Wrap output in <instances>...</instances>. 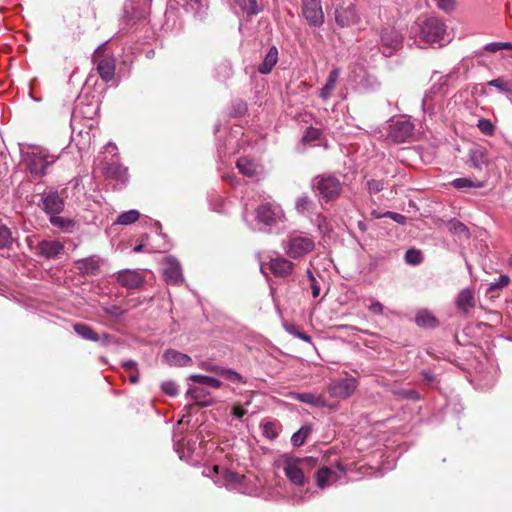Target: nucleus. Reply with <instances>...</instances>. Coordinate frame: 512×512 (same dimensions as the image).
<instances>
[{
    "label": "nucleus",
    "instance_id": "f257e3e1",
    "mask_svg": "<svg viewBox=\"0 0 512 512\" xmlns=\"http://www.w3.org/2000/svg\"><path fill=\"white\" fill-rule=\"evenodd\" d=\"M312 188L326 203L336 201L343 191L341 181L336 176L328 173L314 177Z\"/></svg>",
    "mask_w": 512,
    "mask_h": 512
},
{
    "label": "nucleus",
    "instance_id": "f03ea898",
    "mask_svg": "<svg viewBox=\"0 0 512 512\" xmlns=\"http://www.w3.org/2000/svg\"><path fill=\"white\" fill-rule=\"evenodd\" d=\"M92 62L96 65V70L99 77L106 83L113 80L116 71V58L107 54L104 50V45L96 48L92 55Z\"/></svg>",
    "mask_w": 512,
    "mask_h": 512
},
{
    "label": "nucleus",
    "instance_id": "7ed1b4c3",
    "mask_svg": "<svg viewBox=\"0 0 512 512\" xmlns=\"http://www.w3.org/2000/svg\"><path fill=\"white\" fill-rule=\"evenodd\" d=\"M50 156L43 150L34 149L31 152H25L22 156V163L25 169L34 176H43L46 169L55 162V159H49Z\"/></svg>",
    "mask_w": 512,
    "mask_h": 512
},
{
    "label": "nucleus",
    "instance_id": "20e7f679",
    "mask_svg": "<svg viewBox=\"0 0 512 512\" xmlns=\"http://www.w3.org/2000/svg\"><path fill=\"white\" fill-rule=\"evenodd\" d=\"M317 465V459L314 457H305L289 461L284 466V472L287 478L295 485H303L305 482L304 470L312 469Z\"/></svg>",
    "mask_w": 512,
    "mask_h": 512
},
{
    "label": "nucleus",
    "instance_id": "39448f33",
    "mask_svg": "<svg viewBox=\"0 0 512 512\" xmlns=\"http://www.w3.org/2000/svg\"><path fill=\"white\" fill-rule=\"evenodd\" d=\"M446 27L439 19L430 17L420 26V38L425 43H437L444 38Z\"/></svg>",
    "mask_w": 512,
    "mask_h": 512
},
{
    "label": "nucleus",
    "instance_id": "423d86ee",
    "mask_svg": "<svg viewBox=\"0 0 512 512\" xmlns=\"http://www.w3.org/2000/svg\"><path fill=\"white\" fill-rule=\"evenodd\" d=\"M284 217L280 205L275 203H262L255 209V218L258 223L266 226L275 225Z\"/></svg>",
    "mask_w": 512,
    "mask_h": 512
},
{
    "label": "nucleus",
    "instance_id": "0eeeda50",
    "mask_svg": "<svg viewBox=\"0 0 512 512\" xmlns=\"http://www.w3.org/2000/svg\"><path fill=\"white\" fill-rule=\"evenodd\" d=\"M380 42L382 52L389 57L402 47L403 36L393 27H385L381 31Z\"/></svg>",
    "mask_w": 512,
    "mask_h": 512
},
{
    "label": "nucleus",
    "instance_id": "6e6552de",
    "mask_svg": "<svg viewBox=\"0 0 512 512\" xmlns=\"http://www.w3.org/2000/svg\"><path fill=\"white\" fill-rule=\"evenodd\" d=\"M314 247V240L308 236H291L287 242L286 253L291 258L297 259L310 253Z\"/></svg>",
    "mask_w": 512,
    "mask_h": 512
},
{
    "label": "nucleus",
    "instance_id": "1a4fd4ad",
    "mask_svg": "<svg viewBox=\"0 0 512 512\" xmlns=\"http://www.w3.org/2000/svg\"><path fill=\"white\" fill-rule=\"evenodd\" d=\"M358 387L355 378H344L331 381L327 386V392L333 398L347 399L352 396Z\"/></svg>",
    "mask_w": 512,
    "mask_h": 512
},
{
    "label": "nucleus",
    "instance_id": "9d476101",
    "mask_svg": "<svg viewBox=\"0 0 512 512\" xmlns=\"http://www.w3.org/2000/svg\"><path fill=\"white\" fill-rule=\"evenodd\" d=\"M302 15L310 26L320 27L324 23L321 0H302Z\"/></svg>",
    "mask_w": 512,
    "mask_h": 512
},
{
    "label": "nucleus",
    "instance_id": "9b49d317",
    "mask_svg": "<svg viewBox=\"0 0 512 512\" xmlns=\"http://www.w3.org/2000/svg\"><path fill=\"white\" fill-rule=\"evenodd\" d=\"M335 21L338 26L345 28L359 22V16L353 3H343L335 9Z\"/></svg>",
    "mask_w": 512,
    "mask_h": 512
},
{
    "label": "nucleus",
    "instance_id": "f8f14e48",
    "mask_svg": "<svg viewBox=\"0 0 512 512\" xmlns=\"http://www.w3.org/2000/svg\"><path fill=\"white\" fill-rule=\"evenodd\" d=\"M117 283L126 289H137L145 282V277L137 270L123 269L115 275Z\"/></svg>",
    "mask_w": 512,
    "mask_h": 512
},
{
    "label": "nucleus",
    "instance_id": "ddd939ff",
    "mask_svg": "<svg viewBox=\"0 0 512 512\" xmlns=\"http://www.w3.org/2000/svg\"><path fill=\"white\" fill-rule=\"evenodd\" d=\"M73 329L83 339L93 342L101 341L103 345H108L113 339V337L107 333L99 335L91 326L84 323L74 324Z\"/></svg>",
    "mask_w": 512,
    "mask_h": 512
},
{
    "label": "nucleus",
    "instance_id": "4468645a",
    "mask_svg": "<svg viewBox=\"0 0 512 512\" xmlns=\"http://www.w3.org/2000/svg\"><path fill=\"white\" fill-rule=\"evenodd\" d=\"M163 275L169 284H178L182 282V270L180 263L171 257H167L163 262Z\"/></svg>",
    "mask_w": 512,
    "mask_h": 512
},
{
    "label": "nucleus",
    "instance_id": "2eb2a0df",
    "mask_svg": "<svg viewBox=\"0 0 512 512\" xmlns=\"http://www.w3.org/2000/svg\"><path fill=\"white\" fill-rule=\"evenodd\" d=\"M43 210L50 215L60 214L64 209V200L57 191H50L42 196Z\"/></svg>",
    "mask_w": 512,
    "mask_h": 512
},
{
    "label": "nucleus",
    "instance_id": "dca6fc26",
    "mask_svg": "<svg viewBox=\"0 0 512 512\" xmlns=\"http://www.w3.org/2000/svg\"><path fill=\"white\" fill-rule=\"evenodd\" d=\"M469 158V166L477 171L478 176L482 177L483 173H488L487 171V156L483 149L476 148L470 151Z\"/></svg>",
    "mask_w": 512,
    "mask_h": 512
},
{
    "label": "nucleus",
    "instance_id": "f3484780",
    "mask_svg": "<svg viewBox=\"0 0 512 512\" xmlns=\"http://www.w3.org/2000/svg\"><path fill=\"white\" fill-rule=\"evenodd\" d=\"M456 306L465 315H468L470 310L476 306L475 294L471 289L461 290L456 298Z\"/></svg>",
    "mask_w": 512,
    "mask_h": 512
},
{
    "label": "nucleus",
    "instance_id": "a211bd4d",
    "mask_svg": "<svg viewBox=\"0 0 512 512\" xmlns=\"http://www.w3.org/2000/svg\"><path fill=\"white\" fill-rule=\"evenodd\" d=\"M294 264L282 257L271 259L269 270L276 277H286L292 273Z\"/></svg>",
    "mask_w": 512,
    "mask_h": 512
},
{
    "label": "nucleus",
    "instance_id": "6ab92c4d",
    "mask_svg": "<svg viewBox=\"0 0 512 512\" xmlns=\"http://www.w3.org/2000/svg\"><path fill=\"white\" fill-rule=\"evenodd\" d=\"M101 260L97 256H90L76 261V268L84 275H96L99 271Z\"/></svg>",
    "mask_w": 512,
    "mask_h": 512
},
{
    "label": "nucleus",
    "instance_id": "aec40b11",
    "mask_svg": "<svg viewBox=\"0 0 512 512\" xmlns=\"http://www.w3.org/2000/svg\"><path fill=\"white\" fill-rule=\"evenodd\" d=\"M63 245L56 240L41 241L38 243L37 250L41 256L46 258H55L63 251Z\"/></svg>",
    "mask_w": 512,
    "mask_h": 512
},
{
    "label": "nucleus",
    "instance_id": "412c9836",
    "mask_svg": "<svg viewBox=\"0 0 512 512\" xmlns=\"http://www.w3.org/2000/svg\"><path fill=\"white\" fill-rule=\"evenodd\" d=\"M163 358L169 365L174 366L185 367L192 363L190 356L173 349H168L165 351Z\"/></svg>",
    "mask_w": 512,
    "mask_h": 512
},
{
    "label": "nucleus",
    "instance_id": "4be33fe9",
    "mask_svg": "<svg viewBox=\"0 0 512 512\" xmlns=\"http://www.w3.org/2000/svg\"><path fill=\"white\" fill-rule=\"evenodd\" d=\"M488 176L489 173H483L482 177L474 176L473 179L466 177L457 178L452 182V185L457 189L468 187L482 188L485 186Z\"/></svg>",
    "mask_w": 512,
    "mask_h": 512
},
{
    "label": "nucleus",
    "instance_id": "5701e85b",
    "mask_svg": "<svg viewBox=\"0 0 512 512\" xmlns=\"http://www.w3.org/2000/svg\"><path fill=\"white\" fill-rule=\"evenodd\" d=\"M278 49L275 46L270 47L264 60L258 66V72L267 75L269 74L278 62Z\"/></svg>",
    "mask_w": 512,
    "mask_h": 512
},
{
    "label": "nucleus",
    "instance_id": "b1692460",
    "mask_svg": "<svg viewBox=\"0 0 512 512\" xmlns=\"http://www.w3.org/2000/svg\"><path fill=\"white\" fill-rule=\"evenodd\" d=\"M413 126L408 121L397 122L392 129V138L396 142H404L412 134Z\"/></svg>",
    "mask_w": 512,
    "mask_h": 512
},
{
    "label": "nucleus",
    "instance_id": "393cba45",
    "mask_svg": "<svg viewBox=\"0 0 512 512\" xmlns=\"http://www.w3.org/2000/svg\"><path fill=\"white\" fill-rule=\"evenodd\" d=\"M339 75H340V70L338 68L333 69L329 73L328 78L326 80V83L323 86V88L321 89L320 94H319V96L323 100L329 99L330 96L332 95V92L336 88V84H337V80L339 78Z\"/></svg>",
    "mask_w": 512,
    "mask_h": 512
},
{
    "label": "nucleus",
    "instance_id": "a878e982",
    "mask_svg": "<svg viewBox=\"0 0 512 512\" xmlns=\"http://www.w3.org/2000/svg\"><path fill=\"white\" fill-rule=\"evenodd\" d=\"M415 322L419 327L423 328H435L439 325L436 317L426 309L417 312Z\"/></svg>",
    "mask_w": 512,
    "mask_h": 512
},
{
    "label": "nucleus",
    "instance_id": "bb28decb",
    "mask_svg": "<svg viewBox=\"0 0 512 512\" xmlns=\"http://www.w3.org/2000/svg\"><path fill=\"white\" fill-rule=\"evenodd\" d=\"M297 399L306 404H311L316 407H328V401L322 394L316 395L313 393H299Z\"/></svg>",
    "mask_w": 512,
    "mask_h": 512
},
{
    "label": "nucleus",
    "instance_id": "cd10ccee",
    "mask_svg": "<svg viewBox=\"0 0 512 512\" xmlns=\"http://www.w3.org/2000/svg\"><path fill=\"white\" fill-rule=\"evenodd\" d=\"M239 172L247 177H253L257 172V165L247 157H241L236 163Z\"/></svg>",
    "mask_w": 512,
    "mask_h": 512
},
{
    "label": "nucleus",
    "instance_id": "c85d7f7f",
    "mask_svg": "<svg viewBox=\"0 0 512 512\" xmlns=\"http://www.w3.org/2000/svg\"><path fill=\"white\" fill-rule=\"evenodd\" d=\"M50 222L53 226L58 227L66 232H71L76 225L74 220L59 216V214L52 215L50 217Z\"/></svg>",
    "mask_w": 512,
    "mask_h": 512
},
{
    "label": "nucleus",
    "instance_id": "c756f323",
    "mask_svg": "<svg viewBox=\"0 0 512 512\" xmlns=\"http://www.w3.org/2000/svg\"><path fill=\"white\" fill-rule=\"evenodd\" d=\"M332 478H335V472L328 467H322L316 473V483L320 488L329 485Z\"/></svg>",
    "mask_w": 512,
    "mask_h": 512
},
{
    "label": "nucleus",
    "instance_id": "7c9ffc66",
    "mask_svg": "<svg viewBox=\"0 0 512 512\" xmlns=\"http://www.w3.org/2000/svg\"><path fill=\"white\" fill-rule=\"evenodd\" d=\"M189 380H191L194 383H202L207 386H210L212 388L218 389L221 387L222 383L212 377L200 375V374H193L189 377Z\"/></svg>",
    "mask_w": 512,
    "mask_h": 512
},
{
    "label": "nucleus",
    "instance_id": "2f4dec72",
    "mask_svg": "<svg viewBox=\"0 0 512 512\" xmlns=\"http://www.w3.org/2000/svg\"><path fill=\"white\" fill-rule=\"evenodd\" d=\"M187 394L194 399L202 407L208 406L210 403L205 401L204 398L208 395L207 391L200 387H192L188 390Z\"/></svg>",
    "mask_w": 512,
    "mask_h": 512
},
{
    "label": "nucleus",
    "instance_id": "473e14b6",
    "mask_svg": "<svg viewBox=\"0 0 512 512\" xmlns=\"http://www.w3.org/2000/svg\"><path fill=\"white\" fill-rule=\"evenodd\" d=\"M312 429L310 426H302L297 432L291 437V442L294 446L299 447L304 444L306 438L311 433Z\"/></svg>",
    "mask_w": 512,
    "mask_h": 512
},
{
    "label": "nucleus",
    "instance_id": "72a5a7b5",
    "mask_svg": "<svg viewBox=\"0 0 512 512\" xmlns=\"http://www.w3.org/2000/svg\"><path fill=\"white\" fill-rule=\"evenodd\" d=\"M392 393L397 399H410L414 401L420 400V394L414 389H394Z\"/></svg>",
    "mask_w": 512,
    "mask_h": 512
},
{
    "label": "nucleus",
    "instance_id": "f704fd0d",
    "mask_svg": "<svg viewBox=\"0 0 512 512\" xmlns=\"http://www.w3.org/2000/svg\"><path fill=\"white\" fill-rule=\"evenodd\" d=\"M139 217L140 213L137 210H129L119 215L117 223L121 225H129L135 223Z\"/></svg>",
    "mask_w": 512,
    "mask_h": 512
},
{
    "label": "nucleus",
    "instance_id": "c9c22d12",
    "mask_svg": "<svg viewBox=\"0 0 512 512\" xmlns=\"http://www.w3.org/2000/svg\"><path fill=\"white\" fill-rule=\"evenodd\" d=\"M13 243V237L10 229L5 225H0V249L9 248Z\"/></svg>",
    "mask_w": 512,
    "mask_h": 512
},
{
    "label": "nucleus",
    "instance_id": "e433bc0d",
    "mask_svg": "<svg viewBox=\"0 0 512 512\" xmlns=\"http://www.w3.org/2000/svg\"><path fill=\"white\" fill-rule=\"evenodd\" d=\"M487 85L493 86L504 93H511L512 91V82L506 81L502 77H498L496 79L490 80Z\"/></svg>",
    "mask_w": 512,
    "mask_h": 512
},
{
    "label": "nucleus",
    "instance_id": "4c0bfd02",
    "mask_svg": "<svg viewBox=\"0 0 512 512\" xmlns=\"http://www.w3.org/2000/svg\"><path fill=\"white\" fill-rule=\"evenodd\" d=\"M422 260H423L422 253L415 248H411V249L407 250L405 253V261L408 264L418 265L422 262Z\"/></svg>",
    "mask_w": 512,
    "mask_h": 512
},
{
    "label": "nucleus",
    "instance_id": "58836bf2",
    "mask_svg": "<svg viewBox=\"0 0 512 512\" xmlns=\"http://www.w3.org/2000/svg\"><path fill=\"white\" fill-rule=\"evenodd\" d=\"M510 283V277L508 275H501L499 280L495 283H491L487 289V293H493L497 290H501L507 287Z\"/></svg>",
    "mask_w": 512,
    "mask_h": 512
},
{
    "label": "nucleus",
    "instance_id": "ea45409f",
    "mask_svg": "<svg viewBox=\"0 0 512 512\" xmlns=\"http://www.w3.org/2000/svg\"><path fill=\"white\" fill-rule=\"evenodd\" d=\"M263 435L269 440H274L278 437L276 424L273 422H266L261 425Z\"/></svg>",
    "mask_w": 512,
    "mask_h": 512
},
{
    "label": "nucleus",
    "instance_id": "a19ab883",
    "mask_svg": "<svg viewBox=\"0 0 512 512\" xmlns=\"http://www.w3.org/2000/svg\"><path fill=\"white\" fill-rule=\"evenodd\" d=\"M103 173L109 178H118L121 174V167L116 163H105Z\"/></svg>",
    "mask_w": 512,
    "mask_h": 512
},
{
    "label": "nucleus",
    "instance_id": "79ce46f5",
    "mask_svg": "<svg viewBox=\"0 0 512 512\" xmlns=\"http://www.w3.org/2000/svg\"><path fill=\"white\" fill-rule=\"evenodd\" d=\"M448 228L450 231L459 234V235H468L467 227L461 223L460 221L453 219L448 222Z\"/></svg>",
    "mask_w": 512,
    "mask_h": 512
},
{
    "label": "nucleus",
    "instance_id": "37998d69",
    "mask_svg": "<svg viewBox=\"0 0 512 512\" xmlns=\"http://www.w3.org/2000/svg\"><path fill=\"white\" fill-rule=\"evenodd\" d=\"M477 127L485 135H492L495 131V126L489 119H480L478 121Z\"/></svg>",
    "mask_w": 512,
    "mask_h": 512
},
{
    "label": "nucleus",
    "instance_id": "c03bdc74",
    "mask_svg": "<svg viewBox=\"0 0 512 512\" xmlns=\"http://www.w3.org/2000/svg\"><path fill=\"white\" fill-rule=\"evenodd\" d=\"M221 377L225 378L226 380H229L233 383H244L243 377L237 373L236 371H233L231 369H225L221 371Z\"/></svg>",
    "mask_w": 512,
    "mask_h": 512
},
{
    "label": "nucleus",
    "instance_id": "a18cd8bd",
    "mask_svg": "<svg viewBox=\"0 0 512 512\" xmlns=\"http://www.w3.org/2000/svg\"><path fill=\"white\" fill-rule=\"evenodd\" d=\"M312 200L308 196H302L296 201V208L300 212L308 211L311 209Z\"/></svg>",
    "mask_w": 512,
    "mask_h": 512
},
{
    "label": "nucleus",
    "instance_id": "49530a36",
    "mask_svg": "<svg viewBox=\"0 0 512 512\" xmlns=\"http://www.w3.org/2000/svg\"><path fill=\"white\" fill-rule=\"evenodd\" d=\"M320 130L314 127H309L306 129L304 135H303V141L305 142H312L317 140L320 137Z\"/></svg>",
    "mask_w": 512,
    "mask_h": 512
},
{
    "label": "nucleus",
    "instance_id": "de8ad7c7",
    "mask_svg": "<svg viewBox=\"0 0 512 512\" xmlns=\"http://www.w3.org/2000/svg\"><path fill=\"white\" fill-rule=\"evenodd\" d=\"M307 275L311 281L312 296L317 298L320 294V286L318 285L313 273L310 270L307 271Z\"/></svg>",
    "mask_w": 512,
    "mask_h": 512
},
{
    "label": "nucleus",
    "instance_id": "09e8293b",
    "mask_svg": "<svg viewBox=\"0 0 512 512\" xmlns=\"http://www.w3.org/2000/svg\"><path fill=\"white\" fill-rule=\"evenodd\" d=\"M367 187L370 193H378L383 189L381 181L372 179L367 182Z\"/></svg>",
    "mask_w": 512,
    "mask_h": 512
},
{
    "label": "nucleus",
    "instance_id": "8fccbe9b",
    "mask_svg": "<svg viewBox=\"0 0 512 512\" xmlns=\"http://www.w3.org/2000/svg\"><path fill=\"white\" fill-rule=\"evenodd\" d=\"M162 390L170 396H175L177 394V387L172 381L164 382L162 384Z\"/></svg>",
    "mask_w": 512,
    "mask_h": 512
},
{
    "label": "nucleus",
    "instance_id": "3c124183",
    "mask_svg": "<svg viewBox=\"0 0 512 512\" xmlns=\"http://www.w3.org/2000/svg\"><path fill=\"white\" fill-rule=\"evenodd\" d=\"M202 368L205 369L208 372L215 373V374H217L219 376H221V371L224 370V368H222L220 366H217V365H212L210 363L202 364Z\"/></svg>",
    "mask_w": 512,
    "mask_h": 512
},
{
    "label": "nucleus",
    "instance_id": "603ef678",
    "mask_svg": "<svg viewBox=\"0 0 512 512\" xmlns=\"http://www.w3.org/2000/svg\"><path fill=\"white\" fill-rule=\"evenodd\" d=\"M247 413V410L244 409L241 405H234L232 408V414L237 418H242Z\"/></svg>",
    "mask_w": 512,
    "mask_h": 512
},
{
    "label": "nucleus",
    "instance_id": "864d4df0",
    "mask_svg": "<svg viewBox=\"0 0 512 512\" xmlns=\"http://www.w3.org/2000/svg\"><path fill=\"white\" fill-rule=\"evenodd\" d=\"M369 311L373 314H382L383 313V306L380 302H374L368 307Z\"/></svg>",
    "mask_w": 512,
    "mask_h": 512
},
{
    "label": "nucleus",
    "instance_id": "5fc2aeb1",
    "mask_svg": "<svg viewBox=\"0 0 512 512\" xmlns=\"http://www.w3.org/2000/svg\"><path fill=\"white\" fill-rule=\"evenodd\" d=\"M122 367L128 371V372H131V371H135V370H138L137 369V363L133 360H127V361H124L122 363Z\"/></svg>",
    "mask_w": 512,
    "mask_h": 512
},
{
    "label": "nucleus",
    "instance_id": "6e6d98bb",
    "mask_svg": "<svg viewBox=\"0 0 512 512\" xmlns=\"http://www.w3.org/2000/svg\"><path fill=\"white\" fill-rule=\"evenodd\" d=\"M454 4L453 0H438V6L446 11H449L452 9Z\"/></svg>",
    "mask_w": 512,
    "mask_h": 512
},
{
    "label": "nucleus",
    "instance_id": "4d7b16f0",
    "mask_svg": "<svg viewBox=\"0 0 512 512\" xmlns=\"http://www.w3.org/2000/svg\"><path fill=\"white\" fill-rule=\"evenodd\" d=\"M248 1H249V5L245 6L244 10L248 14H256L257 13V2H256V0H248Z\"/></svg>",
    "mask_w": 512,
    "mask_h": 512
},
{
    "label": "nucleus",
    "instance_id": "13d9d810",
    "mask_svg": "<svg viewBox=\"0 0 512 512\" xmlns=\"http://www.w3.org/2000/svg\"><path fill=\"white\" fill-rule=\"evenodd\" d=\"M421 377L423 381L426 382L427 384H430L435 381V376L430 371H422Z\"/></svg>",
    "mask_w": 512,
    "mask_h": 512
},
{
    "label": "nucleus",
    "instance_id": "bf43d9fd",
    "mask_svg": "<svg viewBox=\"0 0 512 512\" xmlns=\"http://www.w3.org/2000/svg\"><path fill=\"white\" fill-rule=\"evenodd\" d=\"M486 51L488 52H492V53H495L499 50H501V46H500V42H493V43H489L485 46L484 48Z\"/></svg>",
    "mask_w": 512,
    "mask_h": 512
},
{
    "label": "nucleus",
    "instance_id": "052dcab7",
    "mask_svg": "<svg viewBox=\"0 0 512 512\" xmlns=\"http://www.w3.org/2000/svg\"><path fill=\"white\" fill-rule=\"evenodd\" d=\"M294 335L308 343L312 341V338L304 332L296 330L294 331Z\"/></svg>",
    "mask_w": 512,
    "mask_h": 512
},
{
    "label": "nucleus",
    "instance_id": "680f3d73",
    "mask_svg": "<svg viewBox=\"0 0 512 512\" xmlns=\"http://www.w3.org/2000/svg\"><path fill=\"white\" fill-rule=\"evenodd\" d=\"M129 381L132 384L138 383V381H139V371L138 370L130 372Z\"/></svg>",
    "mask_w": 512,
    "mask_h": 512
},
{
    "label": "nucleus",
    "instance_id": "e2e57ef3",
    "mask_svg": "<svg viewBox=\"0 0 512 512\" xmlns=\"http://www.w3.org/2000/svg\"><path fill=\"white\" fill-rule=\"evenodd\" d=\"M387 215L398 223H401V221L404 219V216L398 213L388 212Z\"/></svg>",
    "mask_w": 512,
    "mask_h": 512
},
{
    "label": "nucleus",
    "instance_id": "0e129e2a",
    "mask_svg": "<svg viewBox=\"0 0 512 512\" xmlns=\"http://www.w3.org/2000/svg\"><path fill=\"white\" fill-rule=\"evenodd\" d=\"M501 50L502 49H508L512 50V43L509 42H500Z\"/></svg>",
    "mask_w": 512,
    "mask_h": 512
},
{
    "label": "nucleus",
    "instance_id": "69168bd1",
    "mask_svg": "<svg viewBox=\"0 0 512 512\" xmlns=\"http://www.w3.org/2000/svg\"><path fill=\"white\" fill-rule=\"evenodd\" d=\"M76 27H77V29H78V30H80V29H81V26H80V24H79V23H77V24H76ZM80 35H81V31H78L76 35H75V34L73 35V37H72V38H73V40L78 39V38L80 37Z\"/></svg>",
    "mask_w": 512,
    "mask_h": 512
},
{
    "label": "nucleus",
    "instance_id": "338daca9",
    "mask_svg": "<svg viewBox=\"0 0 512 512\" xmlns=\"http://www.w3.org/2000/svg\"><path fill=\"white\" fill-rule=\"evenodd\" d=\"M143 246L142 245H138L134 248V251L136 252H140L142 250Z\"/></svg>",
    "mask_w": 512,
    "mask_h": 512
},
{
    "label": "nucleus",
    "instance_id": "774afa93",
    "mask_svg": "<svg viewBox=\"0 0 512 512\" xmlns=\"http://www.w3.org/2000/svg\"><path fill=\"white\" fill-rule=\"evenodd\" d=\"M508 265H509L510 267H512V255H511V256H510V258L508 259Z\"/></svg>",
    "mask_w": 512,
    "mask_h": 512
}]
</instances>
